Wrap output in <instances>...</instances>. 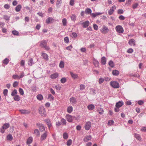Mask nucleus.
Here are the masks:
<instances>
[{
	"label": "nucleus",
	"instance_id": "7ed1b4c3",
	"mask_svg": "<svg viewBox=\"0 0 146 146\" xmlns=\"http://www.w3.org/2000/svg\"><path fill=\"white\" fill-rule=\"evenodd\" d=\"M115 30L117 33H122L124 32L123 28L121 25H117L115 28Z\"/></svg>",
	"mask_w": 146,
	"mask_h": 146
},
{
	"label": "nucleus",
	"instance_id": "5701e85b",
	"mask_svg": "<svg viewBox=\"0 0 146 146\" xmlns=\"http://www.w3.org/2000/svg\"><path fill=\"white\" fill-rule=\"evenodd\" d=\"M112 74L114 76H117L118 75L119 73V72L116 70H114L112 71Z\"/></svg>",
	"mask_w": 146,
	"mask_h": 146
},
{
	"label": "nucleus",
	"instance_id": "cd10ccee",
	"mask_svg": "<svg viewBox=\"0 0 146 146\" xmlns=\"http://www.w3.org/2000/svg\"><path fill=\"white\" fill-rule=\"evenodd\" d=\"M42 56L44 59H45L46 60L48 59V55L46 53H42Z\"/></svg>",
	"mask_w": 146,
	"mask_h": 146
},
{
	"label": "nucleus",
	"instance_id": "603ef678",
	"mask_svg": "<svg viewBox=\"0 0 146 146\" xmlns=\"http://www.w3.org/2000/svg\"><path fill=\"white\" fill-rule=\"evenodd\" d=\"M80 89L82 91L84 90L85 88V85L83 84H81L80 86Z\"/></svg>",
	"mask_w": 146,
	"mask_h": 146
},
{
	"label": "nucleus",
	"instance_id": "20e7f679",
	"mask_svg": "<svg viewBox=\"0 0 146 146\" xmlns=\"http://www.w3.org/2000/svg\"><path fill=\"white\" fill-rule=\"evenodd\" d=\"M100 31L103 34H107L109 31V30L108 27L103 25L102 28L100 29Z\"/></svg>",
	"mask_w": 146,
	"mask_h": 146
},
{
	"label": "nucleus",
	"instance_id": "680f3d73",
	"mask_svg": "<svg viewBox=\"0 0 146 146\" xmlns=\"http://www.w3.org/2000/svg\"><path fill=\"white\" fill-rule=\"evenodd\" d=\"M138 5V3H135L132 6V8L133 9H135L137 8Z\"/></svg>",
	"mask_w": 146,
	"mask_h": 146
},
{
	"label": "nucleus",
	"instance_id": "f03ea898",
	"mask_svg": "<svg viewBox=\"0 0 146 146\" xmlns=\"http://www.w3.org/2000/svg\"><path fill=\"white\" fill-rule=\"evenodd\" d=\"M47 42L44 40H42L40 42V46L43 48H44L46 50H49L50 48L48 46H46Z\"/></svg>",
	"mask_w": 146,
	"mask_h": 146
},
{
	"label": "nucleus",
	"instance_id": "423d86ee",
	"mask_svg": "<svg viewBox=\"0 0 146 146\" xmlns=\"http://www.w3.org/2000/svg\"><path fill=\"white\" fill-rule=\"evenodd\" d=\"M48 132L47 131H46L41 135L40 138L41 141H42L46 139L48 135Z\"/></svg>",
	"mask_w": 146,
	"mask_h": 146
},
{
	"label": "nucleus",
	"instance_id": "09e8293b",
	"mask_svg": "<svg viewBox=\"0 0 146 146\" xmlns=\"http://www.w3.org/2000/svg\"><path fill=\"white\" fill-rule=\"evenodd\" d=\"M19 92L20 93V94L22 95H23L24 94V91L21 88H19Z\"/></svg>",
	"mask_w": 146,
	"mask_h": 146
},
{
	"label": "nucleus",
	"instance_id": "052dcab7",
	"mask_svg": "<svg viewBox=\"0 0 146 146\" xmlns=\"http://www.w3.org/2000/svg\"><path fill=\"white\" fill-rule=\"evenodd\" d=\"M9 17L7 15H5L4 16L3 18L4 19L6 20H8L9 19Z\"/></svg>",
	"mask_w": 146,
	"mask_h": 146
},
{
	"label": "nucleus",
	"instance_id": "c756f323",
	"mask_svg": "<svg viewBox=\"0 0 146 146\" xmlns=\"http://www.w3.org/2000/svg\"><path fill=\"white\" fill-rule=\"evenodd\" d=\"M73 110V108L72 106H69L68 107L67 109V112L69 113H70L72 112Z\"/></svg>",
	"mask_w": 146,
	"mask_h": 146
},
{
	"label": "nucleus",
	"instance_id": "0e129e2a",
	"mask_svg": "<svg viewBox=\"0 0 146 146\" xmlns=\"http://www.w3.org/2000/svg\"><path fill=\"white\" fill-rule=\"evenodd\" d=\"M93 28L96 30H97L98 29V27L96 24H94Z\"/></svg>",
	"mask_w": 146,
	"mask_h": 146
},
{
	"label": "nucleus",
	"instance_id": "473e14b6",
	"mask_svg": "<svg viewBox=\"0 0 146 146\" xmlns=\"http://www.w3.org/2000/svg\"><path fill=\"white\" fill-rule=\"evenodd\" d=\"M7 139L8 140L11 141L13 139V137L11 135L9 134L7 136Z\"/></svg>",
	"mask_w": 146,
	"mask_h": 146
},
{
	"label": "nucleus",
	"instance_id": "4be33fe9",
	"mask_svg": "<svg viewBox=\"0 0 146 146\" xmlns=\"http://www.w3.org/2000/svg\"><path fill=\"white\" fill-rule=\"evenodd\" d=\"M33 133L35 134L36 136H39L40 135V132L38 129L34 130Z\"/></svg>",
	"mask_w": 146,
	"mask_h": 146
},
{
	"label": "nucleus",
	"instance_id": "de8ad7c7",
	"mask_svg": "<svg viewBox=\"0 0 146 146\" xmlns=\"http://www.w3.org/2000/svg\"><path fill=\"white\" fill-rule=\"evenodd\" d=\"M13 34L15 35H18L19 34V33L17 31H13L12 32Z\"/></svg>",
	"mask_w": 146,
	"mask_h": 146
},
{
	"label": "nucleus",
	"instance_id": "bb28decb",
	"mask_svg": "<svg viewBox=\"0 0 146 146\" xmlns=\"http://www.w3.org/2000/svg\"><path fill=\"white\" fill-rule=\"evenodd\" d=\"M135 136L137 139L139 140V141H141V138L140 135L138 134L135 133Z\"/></svg>",
	"mask_w": 146,
	"mask_h": 146
},
{
	"label": "nucleus",
	"instance_id": "dca6fc26",
	"mask_svg": "<svg viewBox=\"0 0 146 146\" xmlns=\"http://www.w3.org/2000/svg\"><path fill=\"white\" fill-rule=\"evenodd\" d=\"M19 111L22 113L23 114H28L30 112V111L25 110H19Z\"/></svg>",
	"mask_w": 146,
	"mask_h": 146
},
{
	"label": "nucleus",
	"instance_id": "774afa93",
	"mask_svg": "<svg viewBox=\"0 0 146 146\" xmlns=\"http://www.w3.org/2000/svg\"><path fill=\"white\" fill-rule=\"evenodd\" d=\"M8 92V90L7 89H5L3 91V94L5 96H6L7 95Z\"/></svg>",
	"mask_w": 146,
	"mask_h": 146
},
{
	"label": "nucleus",
	"instance_id": "a878e982",
	"mask_svg": "<svg viewBox=\"0 0 146 146\" xmlns=\"http://www.w3.org/2000/svg\"><path fill=\"white\" fill-rule=\"evenodd\" d=\"M85 12L86 14H90H90L92 13V10L89 8H87L85 10Z\"/></svg>",
	"mask_w": 146,
	"mask_h": 146
},
{
	"label": "nucleus",
	"instance_id": "bf43d9fd",
	"mask_svg": "<svg viewBox=\"0 0 146 146\" xmlns=\"http://www.w3.org/2000/svg\"><path fill=\"white\" fill-rule=\"evenodd\" d=\"M123 13V11L121 9H119L117 11V13L119 14H121Z\"/></svg>",
	"mask_w": 146,
	"mask_h": 146
},
{
	"label": "nucleus",
	"instance_id": "2eb2a0df",
	"mask_svg": "<svg viewBox=\"0 0 146 146\" xmlns=\"http://www.w3.org/2000/svg\"><path fill=\"white\" fill-rule=\"evenodd\" d=\"M135 41L133 39H130L129 41V44L132 46H135Z\"/></svg>",
	"mask_w": 146,
	"mask_h": 146
},
{
	"label": "nucleus",
	"instance_id": "6e6d98bb",
	"mask_svg": "<svg viewBox=\"0 0 146 146\" xmlns=\"http://www.w3.org/2000/svg\"><path fill=\"white\" fill-rule=\"evenodd\" d=\"M104 79L102 78H100L99 80V81H98V82H99V83L100 84H101L104 81Z\"/></svg>",
	"mask_w": 146,
	"mask_h": 146
},
{
	"label": "nucleus",
	"instance_id": "2f4dec72",
	"mask_svg": "<svg viewBox=\"0 0 146 146\" xmlns=\"http://www.w3.org/2000/svg\"><path fill=\"white\" fill-rule=\"evenodd\" d=\"M61 121L62 125H66V121L65 119L63 118H62L61 119Z\"/></svg>",
	"mask_w": 146,
	"mask_h": 146
},
{
	"label": "nucleus",
	"instance_id": "c9c22d12",
	"mask_svg": "<svg viewBox=\"0 0 146 146\" xmlns=\"http://www.w3.org/2000/svg\"><path fill=\"white\" fill-rule=\"evenodd\" d=\"M53 19L52 18L48 17L46 19V22L47 23H50L51 21H52Z\"/></svg>",
	"mask_w": 146,
	"mask_h": 146
},
{
	"label": "nucleus",
	"instance_id": "e433bc0d",
	"mask_svg": "<svg viewBox=\"0 0 146 146\" xmlns=\"http://www.w3.org/2000/svg\"><path fill=\"white\" fill-rule=\"evenodd\" d=\"M12 78L13 79L15 80L16 79H19V76L17 74L13 75L12 76Z\"/></svg>",
	"mask_w": 146,
	"mask_h": 146
},
{
	"label": "nucleus",
	"instance_id": "338daca9",
	"mask_svg": "<svg viewBox=\"0 0 146 146\" xmlns=\"http://www.w3.org/2000/svg\"><path fill=\"white\" fill-rule=\"evenodd\" d=\"M50 92L52 94H55V92L52 88H50Z\"/></svg>",
	"mask_w": 146,
	"mask_h": 146
},
{
	"label": "nucleus",
	"instance_id": "8fccbe9b",
	"mask_svg": "<svg viewBox=\"0 0 146 146\" xmlns=\"http://www.w3.org/2000/svg\"><path fill=\"white\" fill-rule=\"evenodd\" d=\"M71 19L74 21L76 20V17L74 15H72L70 17Z\"/></svg>",
	"mask_w": 146,
	"mask_h": 146
},
{
	"label": "nucleus",
	"instance_id": "0eeeda50",
	"mask_svg": "<svg viewBox=\"0 0 146 146\" xmlns=\"http://www.w3.org/2000/svg\"><path fill=\"white\" fill-rule=\"evenodd\" d=\"M91 126V123L90 121H88L86 123L84 126L85 128L87 130H89Z\"/></svg>",
	"mask_w": 146,
	"mask_h": 146
},
{
	"label": "nucleus",
	"instance_id": "f257e3e1",
	"mask_svg": "<svg viewBox=\"0 0 146 146\" xmlns=\"http://www.w3.org/2000/svg\"><path fill=\"white\" fill-rule=\"evenodd\" d=\"M39 112L41 115L45 117L46 115V112L44 107L42 106H41L39 109Z\"/></svg>",
	"mask_w": 146,
	"mask_h": 146
},
{
	"label": "nucleus",
	"instance_id": "6ab92c4d",
	"mask_svg": "<svg viewBox=\"0 0 146 146\" xmlns=\"http://www.w3.org/2000/svg\"><path fill=\"white\" fill-rule=\"evenodd\" d=\"M9 126L10 125L9 123H6L3 125L2 128L3 129H6L8 128Z\"/></svg>",
	"mask_w": 146,
	"mask_h": 146
},
{
	"label": "nucleus",
	"instance_id": "49530a36",
	"mask_svg": "<svg viewBox=\"0 0 146 146\" xmlns=\"http://www.w3.org/2000/svg\"><path fill=\"white\" fill-rule=\"evenodd\" d=\"M99 113L100 114H102L103 113L104 111L102 108H100L98 109Z\"/></svg>",
	"mask_w": 146,
	"mask_h": 146
},
{
	"label": "nucleus",
	"instance_id": "393cba45",
	"mask_svg": "<svg viewBox=\"0 0 146 146\" xmlns=\"http://www.w3.org/2000/svg\"><path fill=\"white\" fill-rule=\"evenodd\" d=\"M39 129L41 132H42L45 130V128L43 124H41L40 125Z\"/></svg>",
	"mask_w": 146,
	"mask_h": 146
},
{
	"label": "nucleus",
	"instance_id": "f704fd0d",
	"mask_svg": "<svg viewBox=\"0 0 146 146\" xmlns=\"http://www.w3.org/2000/svg\"><path fill=\"white\" fill-rule=\"evenodd\" d=\"M48 99L51 101H52L53 100L54 98L52 94H49L48 95Z\"/></svg>",
	"mask_w": 146,
	"mask_h": 146
},
{
	"label": "nucleus",
	"instance_id": "9b49d317",
	"mask_svg": "<svg viewBox=\"0 0 146 146\" xmlns=\"http://www.w3.org/2000/svg\"><path fill=\"white\" fill-rule=\"evenodd\" d=\"M123 104L122 101H119L116 103L115 106L117 108H120L121 107Z\"/></svg>",
	"mask_w": 146,
	"mask_h": 146
},
{
	"label": "nucleus",
	"instance_id": "72a5a7b5",
	"mask_svg": "<svg viewBox=\"0 0 146 146\" xmlns=\"http://www.w3.org/2000/svg\"><path fill=\"white\" fill-rule=\"evenodd\" d=\"M14 100L17 101H19L20 100V98L19 95H16L14 98Z\"/></svg>",
	"mask_w": 146,
	"mask_h": 146
},
{
	"label": "nucleus",
	"instance_id": "f3484780",
	"mask_svg": "<svg viewBox=\"0 0 146 146\" xmlns=\"http://www.w3.org/2000/svg\"><path fill=\"white\" fill-rule=\"evenodd\" d=\"M102 14L101 13H92L90 14V15L92 17H95L97 16Z\"/></svg>",
	"mask_w": 146,
	"mask_h": 146
},
{
	"label": "nucleus",
	"instance_id": "c03bdc74",
	"mask_svg": "<svg viewBox=\"0 0 146 146\" xmlns=\"http://www.w3.org/2000/svg\"><path fill=\"white\" fill-rule=\"evenodd\" d=\"M66 81V78H63L61 79L60 80V82L62 83H65Z\"/></svg>",
	"mask_w": 146,
	"mask_h": 146
},
{
	"label": "nucleus",
	"instance_id": "e2e57ef3",
	"mask_svg": "<svg viewBox=\"0 0 146 146\" xmlns=\"http://www.w3.org/2000/svg\"><path fill=\"white\" fill-rule=\"evenodd\" d=\"M72 48V46L71 45H70L69 46H68L66 48V49L68 50L71 51V49Z\"/></svg>",
	"mask_w": 146,
	"mask_h": 146
},
{
	"label": "nucleus",
	"instance_id": "4c0bfd02",
	"mask_svg": "<svg viewBox=\"0 0 146 146\" xmlns=\"http://www.w3.org/2000/svg\"><path fill=\"white\" fill-rule=\"evenodd\" d=\"M36 97H37V99L40 100H42L43 98V97L42 96L41 94H39V95H38Z\"/></svg>",
	"mask_w": 146,
	"mask_h": 146
},
{
	"label": "nucleus",
	"instance_id": "a19ab883",
	"mask_svg": "<svg viewBox=\"0 0 146 146\" xmlns=\"http://www.w3.org/2000/svg\"><path fill=\"white\" fill-rule=\"evenodd\" d=\"M72 141L71 139H69L67 142V145L68 146H70L72 144Z\"/></svg>",
	"mask_w": 146,
	"mask_h": 146
},
{
	"label": "nucleus",
	"instance_id": "ea45409f",
	"mask_svg": "<svg viewBox=\"0 0 146 146\" xmlns=\"http://www.w3.org/2000/svg\"><path fill=\"white\" fill-rule=\"evenodd\" d=\"M17 93V90L15 89L11 93V95L12 96H15Z\"/></svg>",
	"mask_w": 146,
	"mask_h": 146
},
{
	"label": "nucleus",
	"instance_id": "79ce46f5",
	"mask_svg": "<svg viewBox=\"0 0 146 146\" xmlns=\"http://www.w3.org/2000/svg\"><path fill=\"white\" fill-rule=\"evenodd\" d=\"M108 125H112L114 123V121L113 120H110L108 121Z\"/></svg>",
	"mask_w": 146,
	"mask_h": 146
},
{
	"label": "nucleus",
	"instance_id": "a211bd4d",
	"mask_svg": "<svg viewBox=\"0 0 146 146\" xmlns=\"http://www.w3.org/2000/svg\"><path fill=\"white\" fill-rule=\"evenodd\" d=\"M70 73L72 77L74 79H76L78 77V75L76 74H74L72 72H70Z\"/></svg>",
	"mask_w": 146,
	"mask_h": 146
},
{
	"label": "nucleus",
	"instance_id": "1a4fd4ad",
	"mask_svg": "<svg viewBox=\"0 0 146 146\" xmlns=\"http://www.w3.org/2000/svg\"><path fill=\"white\" fill-rule=\"evenodd\" d=\"M116 8L115 6H113L111 7L108 12V13L109 15H112L114 11V10Z\"/></svg>",
	"mask_w": 146,
	"mask_h": 146
},
{
	"label": "nucleus",
	"instance_id": "c85d7f7f",
	"mask_svg": "<svg viewBox=\"0 0 146 146\" xmlns=\"http://www.w3.org/2000/svg\"><path fill=\"white\" fill-rule=\"evenodd\" d=\"M94 106L92 104H91L88 106V108L90 110H92L94 109Z\"/></svg>",
	"mask_w": 146,
	"mask_h": 146
},
{
	"label": "nucleus",
	"instance_id": "58836bf2",
	"mask_svg": "<svg viewBox=\"0 0 146 146\" xmlns=\"http://www.w3.org/2000/svg\"><path fill=\"white\" fill-rule=\"evenodd\" d=\"M63 137L64 139H66L68 137V135L67 133L65 132L63 133Z\"/></svg>",
	"mask_w": 146,
	"mask_h": 146
},
{
	"label": "nucleus",
	"instance_id": "aec40b11",
	"mask_svg": "<svg viewBox=\"0 0 146 146\" xmlns=\"http://www.w3.org/2000/svg\"><path fill=\"white\" fill-rule=\"evenodd\" d=\"M70 101L72 104H76L77 101L76 99L74 97H72L70 98Z\"/></svg>",
	"mask_w": 146,
	"mask_h": 146
},
{
	"label": "nucleus",
	"instance_id": "6e6552de",
	"mask_svg": "<svg viewBox=\"0 0 146 146\" xmlns=\"http://www.w3.org/2000/svg\"><path fill=\"white\" fill-rule=\"evenodd\" d=\"M66 117L67 121L69 122H72V121L73 117L70 115H67L66 116Z\"/></svg>",
	"mask_w": 146,
	"mask_h": 146
},
{
	"label": "nucleus",
	"instance_id": "39448f33",
	"mask_svg": "<svg viewBox=\"0 0 146 146\" xmlns=\"http://www.w3.org/2000/svg\"><path fill=\"white\" fill-rule=\"evenodd\" d=\"M110 85L115 88H118L119 87V84L118 82L116 81H111L110 82Z\"/></svg>",
	"mask_w": 146,
	"mask_h": 146
},
{
	"label": "nucleus",
	"instance_id": "a18cd8bd",
	"mask_svg": "<svg viewBox=\"0 0 146 146\" xmlns=\"http://www.w3.org/2000/svg\"><path fill=\"white\" fill-rule=\"evenodd\" d=\"M64 41L65 43H68L69 42V39L68 37H65L64 38Z\"/></svg>",
	"mask_w": 146,
	"mask_h": 146
},
{
	"label": "nucleus",
	"instance_id": "69168bd1",
	"mask_svg": "<svg viewBox=\"0 0 146 146\" xmlns=\"http://www.w3.org/2000/svg\"><path fill=\"white\" fill-rule=\"evenodd\" d=\"M25 76V74L24 72H21L20 73V75L19 76V79L21 78H23Z\"/></svg>",
	"mask_w": 146,
	"mask_h": 146
},
{
	"label": "nucleus",
	"instance_id": "7c9ffc66",
	"mask_svg": "<svg viewBox=\"0 0 146 146\" xmlns=\"http://www.w3.org/2000/svg\"><path fill=\"white\" fill-rule=\"evenodd\" d=\"M101 63L102 64H106V59L105 57H103L101 59Z\"/></svg>",
	"mask_w": 146,
	"mask_h": 146
},
{
	"label": "nucleus",
	"instance_id": "13d9d810",
	"mask_svg": "<svg viewBox=\"0 0 146 146\" xmlns=\"http://www.w3.org/2000/svg\"><path fill=\"white\" fill-rule=\"evenodd\" d=\"M61 0H57L56 3V5L57 6L59 7L61 4L60 1Z\"/></svg>",
	"mask_w": 146,
	"mask_h": 146
},
{
	"label": "nucleus",
	"instance_id": "9d476101",
	"mask_svg": "<svg viewBox=\"0 0 146 146\" xmlns=\"http://www.w3.org/2000/svg\"><path fill=\"white\" fill-rule=\"evenodd\" d=\"M44 121L48 125L49 128L50 129L52 126L51 122L50 120L49 119H46L44 120Z\"/></svg>",
	"mask_w": 146,
	"mask_h": 146
},
{
	"label": "nucleus",
	"instance_id": "4d7b16f0",
	"mask_svg": "<svg viewBox=\"0 0 146 146\" xmlns=\"http://www.w3.org/2000/svg\"><path fill=\"white\" fill-rule=\"evenodd\" d=\"M90 92L91 93L94 94L96 93V90L92 88L90 89Z\"/></svg>",
	"mask_w": 146,
	"mask_h": 146
},
{
	"label": "nucleus",
	"instance_id": "ddd939ff",
	"mask_svg": "<svg viewBox=\"0 0 146 146\" xmlns=\"http://www.w3.org/2000/svg\"><path fill=\"white\" fill-rule=\"evenodd\" d=\"M58 73L56 72L52 74L50 76V78L52 79H55L58 77Z\"/></svg>",
	"mask_w": 146,
	"mask_h": 146
},
{
	"label": "nucleus",
	"instance_id": "b1692460",
	"mask_svg": "<svg viewBox=\"0 0 146 146\" xmlns=\"http://www.w3.org/2000/svg\"><path fill=\"white\" fill-rule=\"evenodd\" d=\"M21 8V6L19 5L16 7L15 10L17 12H19L20 11Z\"/></svg>",
	"mask_w": 146,
	"mask_h": 146
},
{
	"label": "nucleus",
	"instance_id": "f8f14e48",
	"mask_svg": "<svg viewBox=\"0 0 146 146\" xmlns=\"http://www.w3.org/2000/svg\"><path fill=\"white\" fill-rule=\"evenodd\" d=\"M90 22L88 21H86L82 23V25L83 27L84 28H86L88 27L89 25Z\"/></svg>",
	"mask_w": 146,
	"mask_h": 146
},
{
	"label": "nucleus",
	"instance_id": "5fc2aeb1",
	"mask_svg": "<svg viewBox=\"0 0 146 146\" xmlns=\"http://www.w3.org/2000/svg\"><path fill=\"white\" fill-rule=\"evenodd\" d=\"M19 84V82L17 81L15 82L13 84V86L14 87H16Z\"/></svg>",
	"mask_w": 146,
	"mask_h": 146
},
{
	"label": "nucleus",
	"instance_id": "864d4df0",
	"mask_svg": "<svg viewBox=\"0 0 146 146\" xmlns=\"http://www.w3.org/2000/svg\"><path fill=\"white\" fill-rule=\"evenodd\" d=\"M9 60L8 59L6 58L3 60V63L4 64H7L8 63Z\"/></svg>",
	"mask_w": 146,
	"mask_h": 146
},
{
	"label": "nucleus",
	"instance_id": "4468645a",
	"mask_svg": "<svg viewBox=\"0 0 146 146\" xmlns=\"http://www.w3.org/2000/svg\"><path fill=\"white\" fill-rule=\"evenodd\" d=\"M92 137L91 135L86 136L84 139V141L87 142L91 139Z\"/></svg>",
	"mask_w": 146,
	"mask_h": 146
},
{
	"label": "nucleus",
	"instance_id": "412c9836",
	"mask_svg": "<svg viewBox=\"0 0 146 146\" xmlns=\"http://www.w3.org/2000/svg\"><path fill=\"white\" fill-rule=\"evenodd\" d=\"M33 140V137H29L27 139V144H29L31 143Z\"/></svg>",
	"mask_w": 146,
	"mask_h": 146
},
{
	"label": "nucleus",
	"instance_id": "37998d69",
	"mask_svg": "<svg viewBox=\"0 0 146 146\" xmlns=\"http://www.w3.org/2000/svg\"><path fill=\"white\" fill-rule=\"evenodd\" d=\"M63 25L64 26H66L67 24V21L66 19H63L62 20Z\"/></svg>",
	"mask_w": 146,
	"mask_h": 146
},
{
	"label": "nucleus",
	"instance_id": "3c124183",
	"mask_svg": "<svg viewBox=\"0 0 146 146\" xmlns=\"http://www.w3.org/2000/svg\"><path fill=\"white\" fill-rule=\"evenodd\" d=\"M72 36L73 38H76L77 36V34L76 33H72Z\"/></svg>",
	"mask_w": 146,
	"mask_h": 146
}]
</instances>
